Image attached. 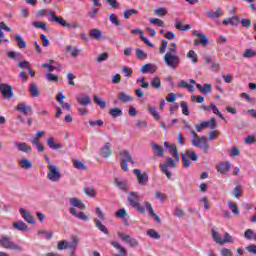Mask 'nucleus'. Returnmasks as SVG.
I'll return each mask as SVG.
<instances>
[{
    "instance_id": "obj_24",
    "label": "nucleus",
    "mask_w": 256,
    "mask_h": 256,
    "mask_svg": "<svg viewBox=\"0 0 256 256\" xmlns=\"http://www.w3.org/2000/svg\"><path fill=\"white\" fill-rule=\"evenodd\" d=\"M206 15L209 17V19H219V17L223 15V10H221V8H217L216 11L210 10L206 13Z\"/></svg>"
},
{
    "instance_id": "obj_34",
    "label": "nucleus",
    "mask_w": 256,
    "mask_h": 256,
    "mask_svg": "<svg viewBox=\"0 0 256 256\" xmlns=\"http://www.w3.org/2000/svg\"><path fill=\"white\" fill-rule=\"evenodd\" d=\"M118 99L122 103H129V102L133 101V97L127 95V93H125V92H120L118 94Z\"/></svg>"
},
{
    "instance_id": "obj_51",
    "label": "nucleus",
    "mask_w": 256,
    "mask_h": 256,
    "mask_svg": "<svg viewBox=\"0 0 256 256\" xmlns=\"http://www.w3.org/2000/svg\"><path fill=\"white\" fill-rule=\"evenodd\" d=\"M149 113H151V115L154 117V119H156V121H159V119H161L159 112H157V108L150 106Z\"/></svg>"
},
{
    "instance_id": "obj_49",
    "label": "nucleus",
    "mask_w": 256,
    "mask_h": 256,
    "mask_svg": "<svg viewBox=\"0 0 256 256\" xmlns=\"http://www.w3.org/2000/svg\"><path fill=\"white\" fill-rule=\"evenodd\" d=\"M146 235L151 237V239H161V235H159V233L157 231H155L154 229H149L146 232Z\"/></svg>"
},
{
    "instance_id": "obj_52",
    "label": "nucleus",
    "mask_w": 256,
    "mask_h": 256,
    "mask_svg": "<svg viewBox=\"0 0 256 256\" xmlns=\"http://www.w3.org/2000/svg\"><path fill=\"white\" fill-rule=\"evenodd\" d=\"M150 23H152V25H157L158 27H165V22L159 18H150Z\"/></svg>"
},
{
    "instance_id": "obj_28",
    "label": "nucleus",
    "mask_w": 256,
    "mask_h": 256,
    "mask_svg": "<svg viewBox=\"0 0 256 256\" xmlns=\"http://www.w3.org/2000/svg\"><path fill=\"white\" fill-rule=\"evenodd\" d=\"M29 91L32 97H39V95H41V91H39V87H37V84L33 82L30 83Z\"/></svg>"
},
{
    "instance_id": "obj_8",
    "label": "nucleus",
    "mask_w": 256,
    "mask_h": 256,
    "mask_svg": "<svg viewBox=\"0 0 256 256\" xmlns=\"http://www.w3.org/2000/svg\"><path fill=\"white\" fill-rule=\"evenodd\" d=\"M48 15L50 16L48 19L50 23H58V25H61V27H71V24L67 23L63 17L55 15V11H50Z\"/></svg>"
},
{
    "instance_id": "obj_54",
    "label": "nucleus",
    "mask_w": 256,
    "mask_h": 256,
    "mask_svg": "<svg viewBox=\"0 0 256 256\" xmlns=\"http://www.w3.org/2000/svg\"><path fill=\"white\" fill-rule=\"evenodd\" d=\"M243 57L245 59H251L252 57H256V52L252 49H246L245 53L243 54Z\"/></svg>"
},
{
    "instance_id": "obj_50",
    "label": "nucleus",
    "mask_w": 256,
    "mask_h": 256,
    "mask_svg": "<svg viewBox=\"0 0 256 256\" xmlns=\"http://www.w3.org/2000/svg\"><path fill=\"white\" fill-rule=\"evenodd\" d=\"M139 11L136 9H127L124 11V19H129L132 15H137Z\"/></svg>"
},
{
    "instance_id": "obj_30",
    "label": "nucleus",
    "mask_w": 256,
    "mask_h": 256,
    "mask_svg": "<svg viewBox=\"0 0 256 256\" xmlns=\"http://www.w3.org/2000/svg\"><path fill=\"white\" fill-rule=\"evenodd\" d=\"M198 147H200V149H203L204 153H207V151H209V142L207 141V137H200V145Z\"/></svg>"
},
{
    "instance_id": "obj_44",
    "label": "nucleus",
    "mask_w": 256,
    "mask_h": 256,
    "mask_svg": "<svg viewBox=\"0 0 256 256\" xmlns=\"http://www.w3.org/2000/svg\"><path fill=\"white\" fill-rule=\"evenodd\" d=\"M228 207L234 213V215H239V207H237V204L233 201L228 202Z\"/></svg>"
},
{
    "instance_id": "obj_27",
    "label": "nucleus",
    "mask_w": 256,
    "mask_h": 256,
    "mask_svg": "<svg viewBox=\"0 0 256 256\" xmlns=\"http://www.w3.org/2000/svg\"><path fill=\"white\" fill-rule=\"evenodd\" d=\"M90 37L96 41H99V39H103V31L99 29H92L90 30Z\"/></svg>"
},
{
    "instance_id": "obj_5",
    "label": "nucleus",
    "mask_w": 256,
    "mask_h": 256,
    "mask_svg": "<svg viewBox=\"0 0 256 256\" xmlns=\"http://www.w3.org/2000/svg\"><path fill=\"white\" fill-rule=\"evenodd\" d=\"M169 167L175 169L177 167V162L173 158H168L164 163L160 164V171L166 175L167 179H171L172 174L169 171Z\"/></svg>"
},
{
    "instance_id": "obj_48",
    "label": "nucleus",
    "mask_w": 256,
    "mask_h": 256,
    "mask_svg": "<svg viewBox=\"0 0 256 256\" xmlns=\"http://www.w3.org/2000/svg\"><path fill=\"white\" fill-rule=\"evenodd\" d=\"M109 20H110V23H112V25H115L116 27L121 26V21L119 20V18H117V15L110 14Z\"/></svg>"
},
{
    "instance_id": "obj_13",
    "label": "nucleus",
    "mask_w": 256,
    "mask_h": 256,
    "mask_svg": "<svg viewBox=\"0 0 256 256\" xmlns=\"http://www.w3.org/2000/svg\"><path fill=\"white\" fill-rule=\"evenodd\" d=\"M77 103H79V105H82V107H87V105H91V97L87 94H80L77 98H76Z\"/></svg>"
},
{
    "instance_id": "obj_53",
    "label": "nucleus",
    "mask_w": 256,
    "mask_h": 256,
    "mask_svg": "<svg viewBox=\"0 0 256 256\" xmlns=\"http://www.w3.org/2000/svg\"><path fill=\"white\" fill-rule=\"evenodd\" d=\"M154 15H157L158 17H165V15H167V9L163 7L155 9Z\"/></svg>"
},
{
    "instance_id": "obj_21",
    "label": "nucleus",
    "mask_w": 256,
    "mask_h": 256,
    "mask_svg": "<svg viewBox=\"0 0 256 256\" xmlns=\"http://www.w3.org/2000/svg\"><path fill=\"white\" fill-rule=\"evenodd\" d=\"M15 147L18 151H22V153H29L31 152V146L27 145L25 142H14Z\"/></svg>"
},
{
    "instance_id": "obj_57",
    "label": "nucleus",
    "mask_w": 256,
    "mask_h": 256,
    "mask_svg": "<svg viewBox=\"0 0 256 256\" xmlns=\"http://www.w3.org/2000/svg\"><path fill=\"white\" fill-rule=\"evenodd\" d=\"M244 143L246 145H253V143H256V138L254 135H248L245 139H244Z\"/></svg>"
},
{
    "instance_id": "obj_61",
    "label": "nucleus",
    "mask_w": 256,
    "mask_h": 256,
    "mask_svg": "<svg viewBox=\"0 0 256 256\" xmlns=\"http://www.w3.org/2000/svg\"><path fill=\"white\" fill-rule=\"evenodd\" d=\"M122 73L124 74L125 77H131L133 75V69L130 67L124 66L122 68Z\"/></svg>"
},
{
    "instance_id": "obj_38",
    "label": "nucleus",
    "mask_w": 256,
    "mask_h": 256,
    "mask_svg": "<svg viewBox=\"0 0 256 256\" xmlns=\"http://www.w3.org/2000/svg\"><path fill=\"white\" fill-rule=\"evenodd\" d=\"M77 245H79V238L74 237L72 242H68L67 249H71L73 253H75V249H77Z\"/></svg>"
},
{
    "instance_id": "obj_11",
    "label": "nucleus",
    "mask_w": 256,
    "mask_h": 256,
    "mask_svg": "<svg viewBox=\"0 0 256 256\" xmlns=\"http://www.w3.org/2000/svg\"><path fill=\"white\" fill-rule=\"evenodd\" d=\"M133 173L137 177L139 185H147V182L149 181V175L147 173H141V170L139 169H134Z\"/></svg>"
},
{
    "instance_id": "obj_29",
    "label": "nucleus",
    "mask_w": 256,
    "mask_h": 256,
    "mask_svg": "<svg viewBox=\"0 0 256 256\" xmlns=\"http://www.w3.org/2000/svg\"><path fill=\"white\" fill-rule=\"evenodd\" d=\"M190 133L193 137L192 145L194 147H199L201 145V138H199V135L197 134V132H195V130H190Z\"/></svg>"
},
{
    "instance_id": "obj_1",
    "label": "nucleus",
    "mask_w": 256,
    "mask_h": 256,
    "mask_svg": "<svg viewBox=\"0 0 256 256\" xmlns=\"http://www.w3.org/2000/svg\"><path fill=\"white\" fill-rule=\"evenodd\" d=\"M128 203L130 207L133 209H137L138 213H141L142 215L146 213V208L141 206V196H139V193L137 192H129L128 194Z\"/></svg>"
},
{
    "instance_id": "obj_12",
    "label": "nucleus",
    "mask_w": 256,
    "mask_h": 256,
    "mask_svg": "<svg viewBox=\"0 0 256 256\" xmlns=\"http://www.w3.org/2000/svg\"><path fill=\"white\" fill-rule=\"evenodd\" d=\"M216 169H217L218 173H220L221 175H227V173H229V171H231V163L221 162L220 164H218L216 166Z\"/></svg>"
},
{
    "instance_id": "obj_55",
    "label": "nucleus",
    "mask_w": 256,
    "mask_h": 256,
    "mask_svg": "<svg viewBox=\"0 0 256 256\" xmlns=\"http://www.w3.org/2000/svg\"><path fill=\"white\" fill-rule=\"evenodd\" d=\"M180 107L182 109L183 115H190L191 112H189V105L187 104V102H181Z\"/></svg>"
},
{
    "instance_id": "obj_4",
    "label": "nucleus",
    "mask_w": 256,
    "mask_h": 256,
    "mask_svg": "<svg viewBox=\"0 0 256 256\" xmlns=\"http://www.w3.org/2000/svg\"><path fill=\"white\" fill-rule=\"evenodd\" d=\"M120 167L124 171H129V164L132 163V165H135V160H133V157L131 156V153L127 150L120 151Z\"/></svg>"
},
{
    "instance_id": "obj_42",
    "label": "nucleus",
    "mask_w": 256,
    "mask_h": 256,
    "mask_svg": "<svg viewBox=\"0 0 256 256\" xmlns=\"http://www.w3.org/2000/svg\"><path fill=\"white\" fill-rule=\"evenodd\" d=\"M94 103L101 107V109H105V107H107V102H105V100L102 98H99L97 95L94 96Z\"/></svg>"
},
{
    "instance_id": "obj_47",
    "label": "nucleus",
    "mask_w": 256,
    "mask_h": 256,
    "mask_svg": "<svg viewBox=\"0 0 256 256\" xmlns=\"http://www.w3.org/2000/svg\"><path fill=\"white\" fill-rule=\"evenodd\" d=\"M175 27L179 31H189V29H191V25L187 24L183 26V23H181L180 21H176Z\"/></svg>"
},
{
    "instance_id": "obj_15",
    "label": "nucleus",
    "mask_w": 256,
    "mask_h": 256,
    "mask_svg": "<svg viewBox=\"0 0 256 256\" xmlns=\"http://www.w3.org/2000/svg\"><path fill=\"white\" fill-rule=\"evenodd\" d=\"M114 185L120 189V191H124L127 193L129 191V187L127 186V181L121 180L120 178H114Z\"/></svg>"
},
{
    "instance_id": "obj_64",
    "label": "nucleus",
    "mask_w": 256,
    "mask_h": 256,
    "mask_svg": "<svg viewBox=\"0 0 256 256\" xmlns=\"http://www.w3.org/2000/svg\"><path fill=\"white\" fill-rule=\"evenodd\" d=\"M221 256H233V252L229 248H222L220 251Z\"/></svg>"
},
{
    "instance_id": "obj_2",
    "label": "nucleus",
    "mask_w": 256,
    "mask_h": 256,
    "mask_svg": "<svg viewBox=\"0 0 256 256\" xmlns=\"http://www.w3.org/2000/svg\"><path fill=\"white\" fill-rule=\"evenodd\" d=\"M0 246L3 247V249H10L11 251H23V248L13 242V238L8 235H3L0 238Z\"/></svg>"
},
{
    "instance_id": "obj_39",
    "label": "nucleus",
    "mask_w": 256,
    "mask_h": 256,
    "mask_svg": "<svg viewBox=\"0 0 256 256\" xmlns=\"http://www.w3.org/2000/svg\"><path fill=\"white\" fill-rule=\"evenodd\" d=\"M212 237L215 241V243H218V245H223V236L219 234V232L212 230Z\"/></svg>"
},
{
    "instance_id": "obj_6",
    "label": "nucleus",
    "mask_w": 256,
    "mask_h": 256,
    "mask_svg": "<svg viewBox=\"0 0 256 256\" xmlns=\"http://www.w3.org/2000/svg\"><path fill=\"white\" fill-rule=\"evenodd\" d=\"M47 177L49 181H52V183H57V181L61 179L62 175L61 172H59V168L56 165H49Z\"/></svg>"
},
{
    "instance_id": "obj_33",
    "label": "nucleus",
    "mask_w": 256,
    "mask_h": 256,
    "mask_svg": "<svg viewBox=\"0 0 256 256\" xmlns=\"http://www.w3.org/2000/svg\"><path fill=\"white\" fill-rule=\"evenodd\" d=\"M140 71L143 74H145V73H155L156 68L153 64H145L144 66H142Z\"/></svg>"
},
{
    "instance_id": "obj_56",
    "label": "nucleus",
    "mask_w": 256,
    "mask_h": 256,
    "mask_svg": "<svg viewBox=\"0 0 256 256\" xmlns=\"http://www.w3.org/2000/svg\"><path fill=\"white\" fill-rule=\"evenodd\" d=\"M182 161L184 163V167L187 169L188 167H191V159L188 157L187 154L182 155Z\"/></svg>"
},
{
    "instance_id": "obj_25",
    "label": "nucleus",
    "mask_w": 256,
    "mask_h": 256,
    "mask_svg": "<svg viewBox=\"0 0 256 256\" xmlns=\"http://www.w3.org/2000/svg\"><path fill=\"white\" fill-rule=\"evenodd\" d=\"M94 223L97 229H99V231L104 233V235H109V230L107 229V226L103 225V223H101L99 219L95 218Z\"/></svg>"
},
{
    "instance_id": "obj_20",
    "label": "nucleus",
    "mask_w": 256,
    "mask_h": 256,
    "mask_svg": "<svg viewBox=\"0 0 256 256\" xmlns=\"http://www.w3.org/2000/svg\"><path fill=\"white\" fill-rule=\"evenodd\" d=\"M47 145L53 151H58V149H63V143H55V139L50 137L47 139Z\"/></svg>"
},
{
    "instance_id": "obj_40",
    "label": "nucleus",
    "mask_w": 256,
    "mask_h": 256,
    "mask_svg": "<svg viewBox=\"0 0 256 256\" xmlns=\"http://www.w3.org/2000/svg\"><path fill=\"white\" fill-rule=\"evenodd\" d=\"M73 165L75 167V169H78L79 171H86L87 170V166H85V164L77 159L73 160Z\"/></svg>"
},
{
    "instance_id": "obj_37",
    "label": "nucleus",
    "mask_w": 256,
    "mask_h": 256,
    "mask_svg": "<svg viewBox=\"0 0 256 256\" xmlns=\"http://www.w3.org/2000/svg\"><path fill=\"white\" fill-rule=\"evenodd\" d=\"M178 87H180L181 89H189L191 93H193V91H195V86L187 83L185 80H181L178 83Z\"/></svg>"
},
{
    "instance_id": "obj_63",
    "label": "nucleus",
    "mask_w": 256,
    "mask_h": 256,
    "mask_svg": "<svg viewBox=\"0 0 256 256\" xmlns=\"http://www.w3.org/2000/svg\"><path fill=\"white\" fill-rule=\"evenodd\" d=\"M136 57L138 59H147V53H145L143 50L141 49H136Z\"/></svg>"
},
{
    "instance_id": "obj_59",
    "label": "nucleus",
    "mask_w": 256,
    "mask_h": 256,
    "mask_svg": "<svg viewBox=\"0 0 256 256\" xmlns=\"http://www.w3.org/2000/svg\"><path fill=\"white\" fill-rule=\"evenodd\" d=\"M84 193L85 195H87L88 197H95V188L93 187H87L84 189Z\"/></svg>"
},
{
    "instance_id": "obj_45",
    "label": "nucleus",
    "mask_w": 256,
    "mask_h": 256,
    "mask_svg": "<svg viewBox=\"0 0 256 256\" xmlns=\"http://www.w3.org/2000/svg\"><path fill=\"white\" fill-rule=\"evenodd\" d=\"M188 59H191L192 63H197L199 61V57L197 56V53L194 50H190L187 53Z\"/></svg>"
},
{
    "instance_id": "obj_3",
    "label": "nucleus",
    "mask_w": 256,
    "mask_h": 256,
    "mask_svg": "<svg viewBox=\"0 0 256 256\" xmlns=\"http://www.w3.org/2000/svg\"><path fill=\"white\" fill-rule=\"evenodd\" d=\"M164 62L166 67H169V69L175 71V69L179 67V63H181V58L177 54H171L166 52V54L164 55Z\"/></svg>"
},
{
    "instance_id": "obj_58",
    "label": "nucleus",
    "mask_w": 256,
    "mask_h": 256,
    "mask_svg": "<svg viewBox=\"0 0 256 256\" xmlns=\"http://www.w3.org/2000/svg\"><path fill=\"white\" fill-rule=\"evenodd\" d=\"M186 155L192 160V161H198L199 156H197V153L191 150H186Z\"/></svg>"
},
{
    "instance_id": "obj_43",
    "label": "nucleus",
    "mask_w": 256,
    "mask_h": 256,
    "mask_svg": "<svg viewBox=\"0 0 256 256\" xmlns=\"http://www.w3.org/2000/svg\"><path fill=\"white\" fill-rule=\"evenodd\" d=\"M226 243H235V239H233V236L228 232L224 233V238H222V245H225Z\"/></svg>"
},
{
    "instance_id": "obj_46",
    "label": "nucleus",
    "mask_w": 256,
    "mask_h": 256,
    "mask_svg": "<svg viewBox=\"0 0 256 256\" xmlns=\"http://www.w3.org/2000/svg\"><path fill=\"white\" fill-rule=\"evenodd\" d=\"M109 115L114 118L121 117V115H123V111L119 108H113L109 111Z\"/></svg>"
},
{
    "instance_id": "obj_14",
    "label": "nucleus",
    "mask_w": 256,
    "mask_h": 256,
    "mask_svg": "<svg viewBox=\"0 0 256 256\" xmlns=\"http://www.w3.org/2000/svg\"><path fill=\"white\" fill-rule=\"evenodd\" d=\"M20 214L22 215L24 221H26L27 223H30V225H35V217L31 215V212L23 208H20Z\"/></svg>"
},
{
    "instance_id": "obj_18",
    "label": "nucleus",
    "mask_w": 256,
    "mask_h": 256,
    "mask_svg": "<svg viewBox=\"0 0 256 256\" xmlns=\"http://www.w3.org/2000/svg\"><path fill=\"white\" fill-rule=\"evenodd\" d=\"M111 245H112V247H114V249L119 250V254H114V256H127V249H125V247L121 246V244H119V242L112 241Z\"/></svg>"
},
{
    "instance_id": "obj_62",
    "label": "nucleus",
    "mask_w": 256,
    "mask_h": 256,
    "mask_svg": "<svg viewBox=\"0 0 256 256\" xmlns=\"http://www.w3.org/2000/svg\"><path fill=\"white\" fill-rule=\"evenodd\" d=\"M204 123H206L207 127L211 129H215L217 127V120L215 118H211L209 121H205Z\"/></svg>"
},
{
    "instance_id": "obj_60",
    "label": "nucleus",
    "mask_w": 256,
    "mask_h": 256,
    "mask_svg": "<svg viewBox=\"0 0 256 256\" xmlns=\"http://www.w3.org/2000/svg\"><path fill=\"white\" fill-rule=\"evenodd\" d=\"M7 57L10 59H21V53L19 52H14V51H9L7 52Z\"/></svg>"
},
{
    "instance_id": "obj_9",
    "label": "nucleus",
    "mask_w": 256,
    "mask_h": 256,
    "mask_svg": "<svg viewBox=\"0 0 256 256\" xmlns=\"http://www.w3.org/2000/svg\"><path fill=\"white\" fill-rule=\"evenodd\" d=\"M195 37H199L200 39L195 40L194 45H203L204 47H207L209 45V38H207V35L200 33L197 30L193 31Z\"/></svg>"
},
{
    "instance_id": "obj_35",
    "label": "nucleus",
    "mask_w": 256,
    "mask_h": 256,
    "mask_svg": "<svg viewBox=\"0 0 256 256\" xmlns=\"http://www.w3.org/2000/svg\"><path fill=\"white\" fill-rule=\"evenodd\" d=\"M168 149L171 155H173L174 159H176V161H179L180 157H179V150L177 149V146L175 144H170V146H168Z\"/></svg>"
},
{
    "instance_id": "obj_36",
    "label": "nucleus",
    "mask_w": 256,
    "mask_h": 256,
    "mask_svg": "<svg viewBox=\"0 0 256 256\" xmlns=\"http://www.w3.org/2000/svg\"><path fill=\"white\" fill-rule=\"evenodd\" d=\"M19 165L22 169H31V167H33V162L25 158L19 161Z\"/></svg>"
},
{
    "instance_id": "obj_32",
    "label": "nucleus",
    "mask_w": 256,
    "mask_h": 256,
    "mask_svg": "<svg viewBox=\"0 0 256 256\" xmlns=\"http://www.w3.org/2000/svg\"><path fill=\"white\" fill-rule=\"evenodd\" d=\"M152 149L156 151L158 157H165V151L163 150V147L159 146L157 143L152 142Z\"/></svg>"
},
{
    "instance_id": "obj_22",
    "label": "nucleus",
    "mask_w": 256,
    "mask_h": 256,
    "mask_svg": "<svg viewBox=\"0 0 256 256\" xmlns=\"http://www.w3.org/2000/svg\"><path fill=\"white\" fill-rule=\"evenodd\" d=\"M146 211H148L149 215H151V217H154L155 221H157V223H161V218L159 216H157V214H155V210H153V206L149 203V202H144Z\"/></svg>"
},
{
    "instance_id": "obj_26",
    "label": "nucleus",
    "mask_w": 256,
    "mask_h": 256,
    "mask_svg": "<svg viewBox=\"0 0 256 256\" xmlns=\"http://www.w3.org/2000/svg\"><path fill=\"white\" fill-rule=\"evenodd\" d=\"M14 229H17V231H28L29 226L23 221H18L13 223Z\"/></svg>"
},
{
    "instance_id": "obj_17",
    "label": "nucleus",
    "mask_w": 256,
    "mask_h": 256,
    "mask_svg": "<svg viewBox=\"0 0 256 256\" xmlns=\"http://www.w3.org/2000/svg\"><path fill=\"white\" fill-rule=\"evenodd\" d=\"M70 201V205L73 208H77L80 209V211H85V204H83V202L81 200H79V198L73 197L69 199Z\"/></svg>"
},
{
    "instance_id": "obj_16",
    "label": "nucleus",
    "mask_w": 256,
    "mask_h": 256,
    "mask_svg": "<svg viewBox=\"0 0 256 256\" xmlns=\"http://www.w3.org/2000/svg\"><path fill=\"white\" fill-rule=\"evenodd\" d=\"M101 155L105 159L113 155V150H111V143L107 142L104 144V146L101 148Z\"/></svg>"
},
{
    "instance_id": "obj_41",
    "label": "nucleus",
    "mask_w": 256,
    "mask_h": 256,
    "mask_svg": "<svg viewBox=\"0 0 256 256\" xmlns=\"http://www.w3.org/2000/svg\"><path fill=\"white\" fill-rule=\"evenodd\" d=\"M66 51L70 53L71 57H79V53H81V50L73 48L71 45L66 47Z\"/></svg>"
},
{
    "instance_id": "obj_7",
    "label": "nucleus",
    "mask_w": 256,
    "mask_h": 256,
    "mask_svg": "<svg viewBox=\"0 0 256 256\" xmlns=\"http://www.w3.org/2000/svg\"><path fill=\"white\" fill-rule=\"evenodd\" d=\"M117 235L119 239H121V241H123L124 243H128L129 247L135 248L139 246V241L131 237V235L125 234L123 232H118Z\"/></svg>"
},
{
    "instance_id": "obj_31",
    "label": "nucleus",
    "mask_w": 256,
    "mask_h": 256,
    "mask_svg": "<svg viewBox=\"0 0 256 256\" xmlns=\"http://www.w3.org/2000/svg\"><path fill=\"white\" fill-rule=\"evenodd\" d=\"M14 39L17 42V46L19 47V49H25V47H27V42H25L21 35L16 34Z\"/></svg>"
},
{
    "instance_id": "obj_19",
    "label": "nucleus",
    "mask_w": 256,
    "mask_h": 256,
    "mask_svg": "<svg viewBox=\"0 0 256 256\" xmlns=\"http://www.w3.org/2000/svg\"><path fill=\"white\" fill-rule=\"evenodd\" d=\"M17 111H20L24 115H29V113H33V109L31 106L25 104V103H19L16 107Z\"/></svg>"
},
{
    "instance_id": "obj_10",
    "label": "nucleus",
    "mask_w": 256,
    "mask_h": 256,
    "mask_svg": "<svg viewBox=\"0 0 256 256\" xmlns=\"http://www.w3.org/2000/svg\"><path fill=\"white\" fill-rule=\"evenodd\" d=\"M0 92L4 99H11L13 97V87L9 84H0Z\"/></svg>"
},
{
    "instance_id": "obj_23",
    "label": "nucleus",
    "mask_w": 256,
    "mask_h": 256,
    "mask_svg": "<svg viewBox=\"0 0 256 256\" xmlns=\"http://www.w3.org/2000/svg\"><path fill=\"white\" fill-rule=\"evenodd\" d=\"M63 99H65V95H63V93H58L56 96V101H58V103H60V105H62V107L66 109V111H71V104L64 103Z\"/></svg>"
}]
</instances>
